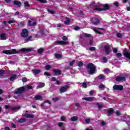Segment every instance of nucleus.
I'll return each instance as SVG.
<instances>
[{
    "mask_svg": "<svg viewBox=\"0 0 130 130\" xmlns=\"http://www.w3.org/2000/svg\"><path fill=\"white\" fill-rule=\"evenodd\" d=\"M91 22L93 25H98L100 23L99 19L97 18H91Z\"/></svg>",
    "mask_w": 130,
    "mask_h": 130,
    "instance_id": "4468645a",
    "label": "nucleus"
},
{
    "mask_svg": "<svg viewBox=\"0 0 130 130\" xmlns=\"http://www.w3.org/2000/svg\"><path fill=\"white\" fill-rule=\"evenodd\" d=\"M75 60H72L71 62H70V66L71 67H73V66H74V64L75 63Z\"/></svg>",
    "mask_w": 130,
    "mask_h": 130,
    "instance_id": "c03bdc74",
    "label": "nucleus"
},
{
    "mask_svg": "<svg viewBox=\"0 0 130 130\" xmlns=\"http://www.w3.org/2000/svg\"><path fill=\"white\" fill-rule=\"evenodd\" d=\"M35 98L36 100H42V97L41 95H36Z\"/></svg>",
    "mask_w": 130,
    "mask_h": 130,
    "instance_id": "cd10ccee",
    "label": "nucleus"
},
{
    "mask_svg": "<svg viewBox=\"0 0 130 130\" xmlns=\"http://www.w3.org/2000/svg\"><path fill=\"white\" fill-rule=\"evenodd\" d=\"M75 106L77 107H81V105H80V104H75Z\"/></svg>",
    "mask_w": 130,
    "mask_h": 130,
    "instance_id": "774afa93",
    "label": "nucleus"
},
{
    "mask_svg": "<svg viewBox=\"0 0 130 130\" xmlns=\"http://www.w3.org/2000/svg\"><path fill=\"white\" fill-rule=\"evenodd\" d=\"M70 87L68 85H66L64 87H61L59 89L60 93H64V92L67 91V90L69 89Z\"/></svg>",
    "mask_w": 130,
    "mask_h": 130,
    "instance_id": "2eb2a0df",
    "label": "nucleus"
},
{
    "mask_svg": "<svg viewBox=\"0 0 130 130\" xmlns=\"http://www.w3.org/2000/svg\"><path fill=\"white\" fill-rule=\"evenodd\" d=\"M43 51H44V49L41 48L38 50V52L39 53H42Z\"/></svg>",
    "mask_w": 130,
    "mask_h": 130,
    "instance_id": "ea45409f",
    "label": "nucleus"
},
{
    "mask_svg": "<svg viewBox=\"0 0 130 130\" xmlns=\"http://www.w3.org/2000/svg\"><path fill=\"white\" fill-rule=\"evenodd\" d=\"M100 89H104L105 88V86L103 84H101L99 86Z\"/></svg>",
    "mask_w": 130,
    "mask_h": 130,
    "instance_id": "79ce46f5",
    "label": "nucleus"
},
{
    "mask_svg": "<svg viewBox=\"0 0 130 130\" xmlns=\"http://www.w3.org/2000/svg\"><path fill=\"white\" fill-rule=\"evenodd\" d=\"M41 4H47V1L46 0H38Z\"/></svg>",
    "mask_w": 130,
    "mask_h": 130,
    "instance_id": "2f4dec72",
    "label": "nucleus"
},
{
    "mask_svg": "<svg viewBox=\"0 0 130 130\" xmlns=\"http://www.w3.org/2000/svg\"><path fill=\"white\" fill-rule=\"evenodd\" d=\"M48 12L50 14H54V11L51 10V9H48Z\"/></svg>",
    "mask_w": 130,
    "mask_h": 130,
    "instance_id": "37998d69",
    "label": "nucleus"
},
{
    "mask_svg": "<svg viewBox=\"0 0 130 130\" xmlns=\"http://www.w3.org/2000/svg\"><path fill=\"white\" fill-rule=\"evenodd\" d=\"M22 82H27V78L26 77L22 78Z\"/></svg>",
    "mask_w": 130,
    "mask_h": 130,
    "instance_id": "bf43d9fd",
    "label": "nucleus"
},
{
    "mask_svg": "<svg viewBox=\"0 0 130 130\" xmlns=\"http://www.w3.org/2000/svg\"><path fill=\"white\" fill-rule=\"evenodd\" d=\"M44 75L45 76H47L48 77H50V74L49 73H48V72H45L44 73Z\"/></svg>",
    "mask_w": 130,
    "mask_h": 130,
    "instance_id": "603ef678",
    "label": "nucleus"
},
{
    "mask_svg": "<svg viewBox=\"0 0 130 130\" xmlns=\"http://www.w3.org/2000/svg\"><path fill=\"white\" fill-rule=\"evenodd\" d=\"M24 6L29 8V7H30V4H29V2H28L27 1L25 2Z\"/></svg>",
    "mask_w": 130,
    "mask_h": 130,
    "instance_id": "473e14b6",
    "label": "nucleus"
},
{
    "mask_svg": "<svg viewBox=\"0 0 130 130\" xmlns=\"http://www.w3.org/2000/svg\"><path fill=\"white\" fill-rule=\"evenodd\" d=\"M33 50V48H22L20 49V51H22L24 53H28V52H30V51H32Z\"/></svg>",
    "mask_w": 130,
    "mask_h": 130,
    "instance_id": "f8f14e48",
    "label": "nucleus"
},
{
    "mask_svg": "<svg viewBox=\"0 0 130 130\" xmlns=\"http://www.w3.org/2000/svg\"><path fill=\"white\" fill-rule=\"evenodd\" d=\"M60 119L62 121H64V119H66V117L62 116L61 117Z\"/></svg>",
    "mask_w": 130,
    "mask_h": 130,
    "instance_id": "680f3d73",
    "label": "nucleus"
},
{
    "mask_svg": "<svg viewBox=\"0 0 130 130\" xmlns=\"http://www.w3.org/2000/svg\"><path fill=\"white\" fill-rule=\"evenodd\" d=\"M83 36L84 37H86L87 38H91L90 40H89V45H92L93 44V38H92V35L89 34H83Z\"/></svg>",
    "mask_w": 130,
    "mask_h": 130,
    "instance_id": "39448f33",
    "label": "nucleus"
},
{
    "mask_svg": "<svg viewBox=\"0 0 130 130\" xmlns=\"http://www.w3.org/2000/svg\"><path fill=\"white\" fill-rule=\"evenodd\" d=\"M16 21L15 20H10L8 21V24H14V23H15Z\"/></svg>",
    "mask_w": 130,
    "mask_h": 130,
    "instance_id": "58836bf2",
    "label": "nucleus"
},
{
    "mask_svg": "<svg viewBox=\"0 0 130 130\" xmlns=\"http://www.w3.org/2000/svg\"><path fill=\"white\" fill-rule=\"evenodd\" d=\"M14 5H16V6H18V7H21L22 4L20 1H15L14 2Z\"/></svg>",
    "mask_w": 130,
    "mask_h": 130,
    "instance_id": "b1692460",
    "label": "nucleus"
},
{
    "mask_svg": "<svg viewBox=\"0 0 130 130\" xmlns=\"http://www.w3.org/2000/svg\"><path fill=\"white\" fill-rule=\"evenodd\" d=\"M23 116H25V117H27V118H34V115H31L30 114H25L23 115Z\"/></svg>",
    "mask_w": 130,
    "mask_h": 130,
    "instance_id": "aec40b11",
    "label": "nucleus"
},
{
    "mask_svg": "<svg viewBox=\"0 0 130 130\" xmlns=\"http://www.w3.org/2000/svg\"><path fill=\"white\" fill-rule=\"evenodd\" d=\"M24 87L25 88V91H27L28 89H31L33 88L31 85H28L27 86H25Z\"/></svg>",
    "mask_w": 130,
    "mask_h": 130,
    "instance_id": "c756f323",
    "label": "nucleus"
},
{
    "mask_svg": "<svg viewBox=\"0 0 130 130\" xmlns=\"http://www.w3.org/2000/svg\"><path fill=\"white\" fill-rule=\"evenodd\" d=\"M96 49L94 47H92L89 48V50H91V51H94Z\"/></svg>",
    "mask_w": 130,
    "mask_h": 130,
    "instance_id": "5fc2aeb1",
    "label": "nucleus"
},
{
    "mask_svg": "<svg viewBox=\"0 0 130 130\" xmlns=\"http://www.w3.org/2000/svg\"><path fill=\"white\" fill-rule=\"evenodd\" d=\"M3 53H5V54H14L15 53H17V51L16 49H12L10 50H4L3 51Z\"/></svg>",
    "mask_w": 130,
    "mask_h": 130,
    "instance_id": "20e7f679",
    "label": "nucleus"
},
{
    "mask_svg": "<svg viewBox=\"0 0 130 130\" xmlns=\"http://www.w3.org/2000/svg\"><path fill=\"white\" fill-rule=\"evenodd\" d=\"M116 115H117L118 116H119V115H120V112L117 111L116 112Z\"/></svg>",
    "mask_w": 130,
    "mask_h": 130,
    "instance_id": "69168bd1",
    "label": "nucleus"
},
{
    "mask_svg": "<svg viewBox=\"0 0 130 130\" xmlns=\"http://www.w3.org/2000/svg\"><path fill=\"white\" fill-rule=\"evenodd\" d=\"M126 78L124 76H117L116 77L117 82H123L125 81Z\"/></svg>",
    "mask_w": 130,
    "mask_h": 130,
    "instance_id": "6e6552de",
    "label": "nucleus"
},
{
    "mask_svg": "<svg viewBox=\"0 0 130 130\" xmlns=\"http://www.w3.org/2000/svg\"><path fill=\"white\" fill-rule=\"evenodd\" d=\"M121 36H122L121 34L120 33L117 34V37H118V38H121Z\"/></svg>",
    "mask_w": 130,
    "mask_h": 130,
    "instance_id": "4d7b16f0",
    "label": "nucleus"
},
{
    "mask_svg": "<svg viewBox=\"0 0 130 130\" xmlns=\"http://www.w3.org/2000/svg\"><path fill=\"white\" fill-rule=\"evenodd\" d=\"M81 85L83 88H87L88 86H87V85H88V83L86 82H83L82 83H81Z\"/></svg>",
    "mask_w": 130,
    "mask_h": 130,
    "instance_id": "7c9ffc66",
    "label": "nucleus"
},
{
    "mask_svg": "<svg viewBox=\"0 0 130 130\" xmlns=\"http://www.w3.org/2000/svg\"><path fill=\"white\" fill-rule=\"evenodd\" d=\"M0 39L1 40H6L7 39H8L7 34L5 33L1 34L0 35Z\"/></svg>",
    "mask_w": 130,
    "mask_h": 130,
    "instance_id": "6ab92c4d",
    "label": "nucleus"
},
{
    "mask_svg": "<svg viewBox=\"0 0 130 130\" xmlns=\"http://www.w3.org/2000/svg\"><path fill=\"white\" fill-rule=\"evenodd\" d=\"M55 57H56V58H60V57H61V54H55Z\"/></svg>",
    "mask_w": 130,
    "mask_h": 130,
    "instance_id": "72a5a7b5",
    "label": "nucleus"
},
{
    "mask_svg": "<svg viewBox=\"0 0 130 130\" xmlns=\"http://www.w3.org/2000/svg\"><path fill=\"white\" fill-rule=\"evenodd\" d=\"M21 36L22 37H23V38H26V37L28 36V30L26 29H22L21 32Z\"/></svg>",
    "mask_w": 130,
    "mask_h": 130,
    "instance_id": "9b49d317",
    "label": "nucleus"
},
{
    "mask_svg": "<svg viewBox=\"0 0 130 130\" xmlns=\"http://www.w3.org/2000/svg\"><path fill=\"white\" fill-rule=\"evenodd\" d=\"M74 30H76V31H78V30H80V27L79 26H76L74 28Z\"/></svg>",
    "mask_w": 130,
    "mask_h": 130,
    "instance_id": "0e129e2a",
    "label": "nucleus"
},
{
    "mask_svg": "<svg viewBox=\"0 0 130 130\" xmlns=\"http://www.w3.org/2000/svg\"><path fill=\"white\" fill-rule=\"evenodd\" d=\"M98 107L100 109H101V108H103V105L102 104H99Z\"/></svg>",
    "mask_w": 130,
    "mask_h": 130,
    "instance_id": "052dcab7",
    "label": "nucleus"
},
{
    "mask_svg": "<svg viewBox=\"0 0 130 130\" xmlns=\"http://www.w3.org/2000/svg\"><path fill=\"white\" fill-rule=\"evenodd\" d=\"M32 39V36H29L28 38L25 40L26 42H28V41H31V39Z\"/></svg>",
    "mask_w": 130,
    "mask_h": 130,
    "instance_id": "e433bc0d",
    "label": "nucleus"
},
{
    "mask_svg": "<svg viewBox=\"0 0 130 130\" xmlns=\"http://www.w3.org/2000/svg\"><path fill=\"white\" fill-rule=\"evenodd\" d=\"M26 87L25 86H22L18 89L17 91L15 92V94H19V93H23L24 91H26Z\"/></svg>",
    "mask_w": 130,
    "mask_h": 130,
    "instance_id": "1a4fd4ad",
    "label": "nucleus"
},
{
    "mask_svg": "<svg viewBox=\"0 0 130 130\" xmlns=\"http://www.w3.org/2000/svg\"><path fill=\"white\" fill-rule=\"evenodd\" d=\"M55 43H56L57 44H60L61 45H68V44H69L68 42H66L63 41H56Z\"/></svg>",
    "mask_w": 130,
    "mask_h": 130,
    "instance_id": "f3484780",
    "label": "nucleus"
},
{
    "mask_svg": "<svg viewBox=\"0 0 130 130\" xmlns=\"http://www.w3.org/2000/svg\"><path fill=\"white\" fill-rule=\"evenodd\" d=\"M61 21L63 22L65 25H70L71 23V19L70 18L62 17L61 18Z\"/></svg>",
    "mask_w": 130,
    "mask_h": 130,
    "instance_id": "7ed1b4c3",
    "label": "nucleus"
},
{
    "mask_svg": "<svg viewBox=\"0 0 130 130\" xmlns=\"http://www.w3.org/2000/svg\"><path fill=\"white\" fill-rule=\"evenodd\" d=\"M62 40H63L64 41H67V40H68V37H66V36H63L62 37Z\"/></svg>",
    "mask_w": 130,
    "mask_h": 130,
    "instance_id": "de8ad7c7",
    "label": "nucleus"
},
{
    "mask_svg": "<svg viewBox=\"0 0 130 130\" xmlns=\"http://www.w3.org/2000/svg\"><path fill=\"white\" fill-rule=\"evenodd\" d=\"M94 7V9L96 11H99V12H101L102 11H106V10H109V6L108 4L106 5H99L98 6H94V4H91L88 7V9L90 8H93Z\"/></svg>",
    "mask_w": 130,
    "mask_h": 130,
    "instance_id": "f257e3e1",
    "label": "nucleus"
},
{
    "mask_svg": "<svg viewBox=\"0 0 130 130\" xmlns=\"http://www.w3.org/2000/svg\"><path fill=\"white\" fill-rule=\"evenodd\" d=\"M93 30L94 32H96V33L101 35L102 34V32H101V31H104L105 29H104V28H93Z\"/></svg>",
    "mask_w": 130,
    "mask_h": 130,
    "instance_id": "9d476101",
    "label": "nucleus"
},
{
    "mask_svg": "<svg viewBox=\"0 0 130 130\" xmlns=\"http://www.w3.org/2000/svg\"><path fill=\"white\" fill-rule=\"evenodd\" d=\"M53 72L56 76H57V75H60V74H61V71L59 70H54Z\"/></svg>",
    "mask_w": 130,
    "mask_h": 130,
    "instance_id": "412c9836",
    "label": "nucleus"
},
{
    "mask_svg": "<svg viewBox=\"0 0 130 130\" xmlns=\"http://www.w3.org/2000/svg\"><path fill=\"white\" fill-rule=\"evenodd\" d=\"M110 47H109V45H106L104 46V49L105 50V52L107 54H109L110 53Z\"/></svg>",
    "mask_w": 130,
    "mask_h": 130,
    "instance_id": "dca6fc26",
    "label": "nucleus"
},
{
    "mask_svg": "<svg viewBox=\"0 0 130 130\" xmlns=\"http://www.w3.org/2000/svg\"><path fill=\"white\" fill-rule=\"evenodd\" d=\"M78 67H83V62L82 61L78 62Z\"/></svg>",
    "mask_w": 130,
    "mask_h": 130,
    "instance_id": "a18cd8bd",
    "label": "nucleus"
},
{
    "mask_svg": "<svg viewBox=\"0 0 130 130\" xmlns=\"http://www.w3.org/2000/svg\"><path fill=\"white\" fill-rule=\"evenodd\" d=\"M118 51V49L117 48H113V52H114V53H116Z\"/></svg>",
    "mask_w": 130,
    "mask_h": 130,
    "instance_id": "3c124183",
    "label": "nucleus"
},
{
    "mask_svg": "<svg viewBox=\"0 0 130 130\" xmlns=\"http://www.w3.org/2000/svg\"><path fill=\"white\" fill-rule=\"evenodd\" d=\"M20 109V106L18 107H13L11 108L12 111H18Z\"/></svg>",
    "mask_w": 130,
    "mask_h": 130,
    "instance_id": "393cba45",
    "label": "nucleus"
},
{
    "mask_svg": "<svg viewBox=\"0 0 130 130\" xmlns=\"http://www.w3.org/2000/svg\"><path fill=\"white\" fill-rule=\"evenodd\" d=\"M5 74V71L4 70H0V77L1 76H3Z\"/></svg>",
    "mask_w": 130,
    "mask_h": 130,
    "instance_id": "09e8293b",
    "label": "nucleus"
},
{
    "mask_svg": "<svg viewBox=\"0 0 130 130\" xmlns=\"http://www.w3.org/2000/svg\"><path fill=\"white\" fill-rule=\"evenodd\" d=\"M50 68H51V65L48 64L46 66V71H49L50 70Z\"/></svg>",
    "mask_w": 130,
    "mask_h": 130,
    "instance_id": "f704fd0d",
    "label": "nucleus"
},
{
    "mask_svg": "<svg viewBox=\"0 0 130 130\" xmlns=\"http://www.w3.org/2000/svg\"><path fill=\"white\" fill-rule=\"evenodd\" d=\"M114 112V110L112 109H110L108 110V115L110 116L111 115V114H112V113H113Z\"/></svg>",
    "mask_w": 130,
    "mask_h": 130,
    "instance_id": "a878e982",
    "label": "nucleus"
},
{
    "mask_svg": "<svg viewBox=\"0 0 130 130\" xmlns=\"http://www.w3.org/2000/svg\"><path fill=\"white\" fill-rule=\"evenodd\" d=\"M36 24H37V22H36L35 19H31L28 20V26H35Z\"/></svg>",
    "mask_w": 130,
    "mask_h": 130,
    "instance_id": "0eeeda50",
    "label": "nucleus"
},
{
    "mask_svg": "<svg viewBox=\"0 0 130 130\" xmlns=\"http://www.w3.org/2000/svg\"><path fill=\"white\" fill-rule=\"evenodd\" d=\"M51 81H52L53 82L56 81V78L55 77H53L51 78Z\"/></svg>",
    "mask_w": 130,
    "mask_h": 130,
    "instance_id": "e2e57ef3",
    "label": "nucleus"
},
{
    "mask_svg": "<svg viewBox=\"0 0 130 130\" xmlns=\"http://www.w3.org/2000/svg\"><path fill=\"white\" fill-rule=\"evenodd\" d=\"M102 59L104 63H106V62H107L108 61L107 58H106V57H103Z\"/></svg>",
    "mask_w": 130,
    "mask_h": 130,
    "instance_id": "c9c22d12",
    "label": "nucleus"
},
{
    "mask_svg": "<svg viewBox=\"0 0 130 130\" xmlns=\"http://www.w3.org/2000/svg\"><path fill=\"white\" fill-rule=\"evenodd\" d=\"M114 6H115V7H118V2H115L113 3Z\"/></svg>",
    "mask_w": 130,
    "mask_h": 130,
    "instance_id": "6e6d98bb",
    "label": "nucleus"
},
{
    "mask_svg": "<svg viewBox=\"0 0 130 130\" xmlns=\"http://www.w3.org/2000/svg\"><path fill=\"white\" fill-rule=\"evenodd\" d=\"M98 79H100V80H102L104 79V76L101 75L98 77Z\"/></svg>",
    "mask_w": 130,
    "mask_h": 130,
    "instance_id": "a19ab883",
    "label": "nucleus"
},
{
    "mask_svg": "<svg viewBox=\"0 0 130 130\" xmlns=\"http://www.w3.org/2000/svg\"><path fill=\"white\" fill-rule=\"evenodd\" d=\"M123 54L125 57L130 59V53L126 50V49H124L123 50Z\"/></svg>",
    "mask_w": 130,
    "mask_h": 130,
    "instance_id": "ddd939ff",
    "label": "nucleus"
},
{
    "mask_svg": "<svg viewBox=\"0 0 130 130\" xmlns=\"http://www.w3.org/2000/svg\"><path fill=\"white\" fill-rule=\"evenodd\" d=\"M87 68L88 70L89 75H94L96 74V66L94 64L90 63L87 65Z\"/></svg>",
    "mask_w": 130,
    "mask_h": 130,
    "instance_id": "f03ea898",
    "label": "nucleus"
},
{
    "mask_svg": "<svg viewBox=\"0 0 130 130\" xmlns=\"http://www.w3.org/2000/svg\"><path fill=\"white\" fill-rule=\"evenodd\" d=\"M90 118H87L85 120V121L86 123H89V122H90Z\"/></svg>",
    "mask_w": 130,
    "mask_h": 130,
    "instance_id": "864d4df0",
    "label": "nucleus"
},
{
    "mask_svg": "<svg viewBox=\"0 0 130 130\" xmlns=\"http://www.w3.org/2000/svg\"><path fill=\"white\" fill-rule=\"evenodd\" d=\"M45 86V84L43 83H40L39 85L37 86L38 88H43Z\"/></svg>",
    "mask_w": 130,
    "mask_h": 130,
    "instance_id": "c85d7f7f",
    "label": "nucleus"
},
{
    "mask_svg": "<svg viewBox=\"0 0 130 130\" xmlns=\"http://www.w3.org/2000/svg\"><path fill=\"white\" fill-rule=\"evenodd\" d=\"M113 89L116 91H122L123 90V86L121 85H115L113 86Z\"/></svg>",
    "mask_w": 130,
    "mask_h": 130,
    "instance_id": "423d86ee",
    "label": "nucleus"
},
{
    "mask_svg": "<svg viewBox=\"0 0 130 130\" xmlns=\"http://www.w3.org/2000/svg\"><path fill=\"white\" fill-rule=\"evenodd\" d=\"M40 70L39 69H35L32 70V73L34 74V75H38V74L40 73Z\"/></svg>",
    "mask_w": 130,
    "mask_h": 130,
    "instance_id": "4be33fe9",
    "label": "nucleus"
},
{
    "mask_svg": "<svg viewBox=\"0 0 130 130\" xmlns=\"http://www.w3.org/2000/svg\"><path fill=\"white\" fill-rule=\"evenodd\" d=\"M89 94L90 95H93V94H95V91H94V90H91L89 92Z\"/></svg>",
    "mask_w": 130,
    "mask_h": 130,
    "instance_id": "13d9d810",
    "label": "nucleus"
},
{
    "mask_svg": "<svg viewBox=\"0 0 130 130\" xmlns=\"http://www.w3.org/2000/svg\"><path fill=\"white\" fill-rule=\"evenodd\" d=\"M116 56L117 57H121L122 56V54H121V53H117L116 54Z\"/></svg>",
    "mask_w": 130,
    "mask_h": 130,
    "instance_id": "4c0bfd02",
    "label": "nucleus"
},
{
    "mask_svg": "<svg viewBox=\"0 0 130 130\" xmlns=\"http://www.w3.org/2000/svg\"><path fill=\"white\" fill-rule=\"evenodd\" d=\"M25 121H26V120L25 119H20L19 121V122L20 123L25 122Z\"/></svg>",
    "mask_w": 130,
    "mask_h": 130,
    "instance_id": "8fccbe9b",
    "label": "nucleus"
},
{
    "mask_svg": "<svg viewBox=\"0 0 130 130\" xmlns=\"http://www.w3.org/2000/svg\"><path fill=\"white\" fill-rule=\"evenodd\" d=\"M17 79V75H12L9 78L10 81H14Z\"/></svg>",
    "mask_w": 130,
    "mask_h": 130,
    "instance_id": "5701e85b",
    "label": "nucleus"
},
{
    "mask_svg": "<svg viewBox=\"0 0 130 130\" xmlns=\"http://www.w3.org/2000/svg\"><path fill=\"white\" fill-rule=\"evenodd\" d=\"M62 124H63V123L62 122H59L58 123V126L60 127L62 126Z\"/></svg>",
    "mask_w": 130,
    "mask_h": 130,
    "instance_id": "338daca9",
    "label": "nucleus"
},
{
    "mask_svg": "<svg viewBox=\"0 0 130 130\" xmlns=\"http://www.w3.org/2000/svg\"><path fill=\"white\" fill-rule=\"evenodd\" d=\"M71 121H77L78 120V117L77 116H73L71 118Z\"/></svg>",
    "mask_w": 130,
    "mask_h": 130,
    "instance_id": "bb28decb",
    "label": "nucleus"
},
{
    "mask_svg": "<svg viewBox=\"0 0 130 130\" xmlns=\"http://www.w3.org/2000/svg\"><path fill=\"white\" fill-rule=\"evenodd\" d=\"M40 32L41 33V34H42V35H43V34H44V33H45V29H41L40 31Z\"/></svg>",
    "mask_w": 130,
    "mask_h": 130,
    "instance_id": "49530a36",
    "label": "nucleus"
},
{
    "mask_svg": "<svg viewBox=\"0 0 130 130\" xmlns=\"http://www.w3.org/2000/svg\"><path fill=\"white\" fill-rule=\"evenodd\" d=\"M82 99L83 100H85L86 101H90V102L94 101V100H96V98L94 97L83 98Z\"/></svg>",
    "mask_w": 130,
    "mask_h": 130,
    "instance_id": "a211bd4d",
    "label": "nucleus"
}]
</instances>
